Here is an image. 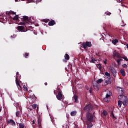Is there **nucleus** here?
<instances>
[{
	"label": "nucleus",
	"instance_id": "obj_14",
	"mask_svg": "<svg viewBox=\"0 0 128 128\" xmlns=\"http://www.w3.org/2000/svg\"><path fill=\"white\" fill-rule=\"evenodd\" d=\"M120 72L122 76H126V71H124V68L120 69Z\"/></svg>",
	"mask_w": 128,
	"mask_h": 128
},
{
	"label": "nucleus",
	"instance_id": "obj_49",
	"mask_svg": "<svg viewBox=\"0 0 128 128\" xmlns=\"http://www.w3.org/2000/svg\"><path fill=\"white\" fill-rule=\"evenodd\" d=\"M44 84H45V86H46V85L48 84V82H46L44 83Z\"/></svg>",
	"mask_w": 128,
	"mask_h": 128
},
{
	"label": "nucleus",
	"instance_id": "obj_46",
	"mask_svg": "<svg viewBox=\"0 0 128 128\" xmlns=\"http://www.w3.org/2000/svg\"><path fill=\"white\" fill-rule=\"evenodd\" d=\"M36 124V121H34V120H33L32 124Z\"/></svg>",
	"mask_w": 128,
	"mask_h": 128
},
{
	"label": "nucleus",
	"instance_id": "obj_34",
	"mask_svg": "<svg viewBox=\"0 0 128 128\" xmlns=\"http://www.w3.org/2000/svg\"><path fill=\"white\" fill-rule=\"evenodd\" d=\"M105 14H106V16H110V14H112V13L110 12H105Z\"/></svg>",
	"mask_w": 128,
	"mask_h": 128
},
{
	"label": "nucleus",
	"instance_id": "obj_48",
	"mask_svg": "<svg viewBox=\"0 0 128 128\" xmlns=\"http://www.w3.org/2000/svg\"><path fill=\"white\" fill-rule=\"evenodd\" d=\"M18 72H17L16 73V76H18Z\"/></svg>",
	"mask_w": 128,
	"mask_h": 128
},
{
	"label": "nucleus",
	"instance_id": "obj_2",
	"mask_svg": "<svg viewBox=\"0 0 128 128\" xmlns=\"http://www.w3.org/2000/svg\"><path fill=\"white\" fill-rule=\"evenodd\" d=\"M118 98L121 100L122 102L123 106H128V96H124V94H120L118 96Z\"/></svg>",
	"mask_w": 128,
	"mask_h": 128
},
{
	"label": "nucleus",
	"instance_id": "obj_27",
	"mask_svg": "<svg viewBox=\"0 0 128 128\" xmlns=\"http://www.w3.org/2000/svg\"><path fill=\"white\" fill-rule=\"evenodd\" d=\"M91 60H92V62H93V64H96V60H95L94 58V57H92L91 58Z\"/></svg>",
	"mask_w": 128,
	"mask_h": 128
},
{
	"label": "nucleus",
	"instance_id": "obj_17",
	"mask_svg": "<svg viewBox=\"0 0 128 128\" xmlns=\"http://www.w3.org/2000/svg\"><path fill=\"white\" fill-rule=\"evenodd\" d=\"M112 42L116 45V44L117 42H118V39L113 40H112Z\"/></svg>",
	"mask_w": 128,
	"mask_h": 128
},
{
	"label": "nucleus",
	"instance_id": "obj_33",
	"mask_svg": "<svg viewBox=\"0 0 128 128\" xmlns=\"http://www.w3.org/2000/svg\"><path fill=\"white\" fill-rule=\"evenodd\" d=\"M122 66L123 68H128V65H126V64H122Z\"/></svg>",
	"mask_w": 128,
	"mask_h": 128
},
{
	"label": "nucleus",
	"instance_id": "obj_4",
	"mask_svg": "<svg viewBox=\"0 0 128 128\" xmlns=\"http://www.w3.org/2000/svg\"><path fill=\"white\" fill-rule=\"evenodd\" d=\"M6 14H8V16H9L10 18L13 20H18V15L14 16V18H12V16H10V14H16V12L12 10H10V11H6Z\"/></svg>",
	"mask_w": 128,
	"mask_h": 128
},
{
	"label": "nucleus",
	"instance_id": "obj_51",
	"mask_svg": "<svg viewBox=\"0 0 128 128\" xmlns=\"http://www.w3.org/2000/svg\"><path fill=\"white\" fill-rule=\"evenodd\" d=\"M126 46L127 48H128V44H126Z\"/></svg>",
	"mask_w": 128,
	"mask_h": 128
},
{
	"label": "nucleus",
	"instance_id": "obj_44",
	"mask_svg": "<svg viewBox=\"0 0 128 128\" xmlns=\"http://www.w3.org/2000/svg\"><path fill=\"white\" fill-rule=\"evenodd\" d=\"M106 62H108V60L106 59H105L104 61V64H106Z\"/></svg>",
	"mask_w": 128,
	"mask_h": 128
},
{
	"label": "nucleus",
	"instance_id": "obj_3",
	"mask_svg": "<svg viewBox=\"0 0 128 128\" xmlns=\"http://www.w3.org/2000/svg\"><path fill=\"white\" fill-rule=\"evenodd\" d=\"M19 24L22 26L28 24V16H24L23 18H21V20H19Z\"/></svg>",
	"mask_w": 128,
	"mask_h": 128
},
{
	"label": "nucleus",
	"instance_id": "obj_35",
	"mask_svg": "<svg viewBox=\"0 0 128 128\" xmlns=\"http://www.w3.org/2000/svg\"><path fill=\"white\" fill-rule=\"evenodd\" d=\"M118 65V66H120V60H118V59L116 60Z\"/></svg>",
	"mask_w": 128,
	"mask_h": 128
},
{
	"label": "nucleus",
	"instance_id": "obj_53",
	"mask_svg": "<svg viewBox=\"0 0 128 128\" xmlns=\"http://www.w3.org/2000/svg\"><path fill=\"white\" fill-rule=\"evenodd\" d=\"M74 128H78V126H74Z\"/></svg>",
	"mask_w": 128,
	"mask_h": 128
},
{
	"label": "nucleus",
	"instance_id": "obj_43",
	"mask_svg": "<svg viewBox=\"0 0 128 128\" xmlns=\"http://www.w3.org/2000/svg\"><path fill=\"white\" fill-rule=\"evenodd\" d=\"M106 86H107V84H110V81L109 80H106Z\"/></svg>",
	"mask_w": 128,
	"mask_h": 128
},
{
	"label": "nucleus",
	"instance_id": "obj_12",
	"mask_svg": "<svg viewBox=\"0 0 128 128\" xmlns=\"http://www.w3.org/2000/svg\"><path fill=\"white\" fill-rule=\"evenodd\" d=\"M113 56L114 58H122V56H120V53L116 52V51H114V52L113 53Z\"/></svg>",
	"mask_w": 128,
	"mask_h": 128
},
{
	"label": "nucleus",
	"instance_id": "obj_52",
	"mask_svg": "<svg viewBox=\"0 0 128 128\" xmlns=\"http://www.w3.org/2000/svg\"><path fill=\"white\" fill-rule=\"evenodd\" d=\"M89 92H92V90L90 89V90H89Z\"/></svg>",
	"mask_w": 128,
	"mask_h": 128
},
{
	"label": "nucleus",
	"instance_id": "obj_23",
	"mask_svg": "<svg viewBox=\"0 0 128 128\" xmlns=\"http://www.w3.org/2000/svg\"><path fill=\"white\" fill-rule=\"evenodd\" d=\"M38 122L39 126H42V120L40 118L38 119Z\"/></svg>",
	"mask_w": 128,
	"mask_h": 128
},
{
	"label": "nucleus",
	"instance_id": "obj_57",
	"mask_svg": "<svg viewBox=\"0 0 128 128\" xmlns=\"http://www.w3.org/2000/svg\"><path fill=\"white\" fill-rule=\"evenodd\" d=\"M0 112H2V108H0Z\"/></svg>",
	"mask_w": 128,
	"mask_h": 128
},
{
	"label": "nucleus",
	"instance_id": "obj_36",
	"mask_svg": "<svg viewBox=\"0 0 128 128\" xmlns=\"http://www.w3.org/2000/svg\"><path fill=\"white\" fill-rule=\"evenodd\" d=\"M32 108L34 110V108H36V104H34L32 105Z\"/></svg>",
	"mask_w": 128,
	"mask_h": 128
},
{
	"label": "nucleus",
	"instance_id": "obj_58",
	"mask_svg": "<svg viewBox=\"0 0 128 128\" xmlns=\"http://www.w3.org/2000/svg\"><path fill=\"white\" fill-rule=\"evenodd\" d=\"M22 0V2H24V0Z\"/></svg>",
	"mask_w": 128,
	"mask_h": 128
},
{
	"label": "nucleus",
	"instance_id": "obj_18",
	"mask_svg": "<svg viewBox=\"0 0 128 128\" xmlns=\"http://www.w3.org/2000/svg\"><path fill=\"white\" fill-rule=\"evenodd\" d=\"M18 30H24V26H18Z\"/></svg>",
	"mask_w": 128,
	"mask_h": 128
},
{
	"label": "nucleus",
	"instance_id": "obj_10",
	"mask_svg": "<svg viewBox=\"0 0 128 128\" xmlns=\"http://www.w3.org/2000/svg\"><path fill=\"white\" fill-rule=\"evenodd\" d=\"M116 88L119 94H124V88H122L120 86H118Z\"/></svg>",
	"mask_w": 128,
	"mask_h": 128
},
{
	"label": "nucleus",
	"instance_id": "obj_15",
	"mask_svg": "<svg viewBox=\"0 0 128 128\" xmlns=\"http://www.w3.org/2000/svg\"><path fill=\"white\" fill-rule=\"evenodd\" d=\"M48 24L50 26H54V24H56V21L54 20H52L51 21L49 22Z\"/></svg>",
	"mask_w": 128,
	"mask_h": 128
},
{
	"label": "nucleus",
	"instance_id": "obj_31",
	"mask_svg": "<svg viewBox=\"0 0 128 128\" xmlns=\"http://www.w3.org/2000/svg\"><path fill=\"white\" fill-rule=\"evenodd\" d=\"M32 2H42V0H31Z\"/></svg>",
	"mask_w": 128,
	"mask_h": 128
},
{
	"label": "nucleus",
	"instance_id": "obj_1",
	"mask_svg": "<svg viewBox=\"0 0 128 128\" xmlns=\"http://www.w3.org/2000/svg\"><path fill=\"white\" fill-rule=\"evenodd\" d=\"M84 110L86 112L87 120H92V117H94V116H92V114H90V112L92 110V104H88L85 106L84 108Z\"/></svg>",
	"mask_w": 128,
	"mask_h": 128
},
{
	"label": "nucleus",
	"instance_id": "obj_5",
	"mask_svg": "<svg viewBox=\"0 0 128 128\" xmlns=\"http://www.w3.org/2000/svg\"><path fill=\"white\" fill-rule=\"evenodd\" d=\"M92 84L94 88H96V76H94L92 78Z\"/></svg>",
	"mask_w": 128,
	"mask_h": 128
},
{
	"label": "nucleus",
	"instance_id": "obj_11",
	"mask_svg": "<svg viewBox=\"0 0 128 128\" xmlns=\"http://www.w3.org/2000/svg\"><path fill=\"white\" fill-rule=\"evenodd\" d=\"M56 96L58 100H62V92H58V94Z\"/></svg>",
	"mask_w": 128,
	"mask_h": 128
},
{
	"label": "nucleus",
	"instance_id": "obj_59",
	"mask_svg": "<svg viewBox=\"0 0 128 128\" xmlns=\"http://www.w3.org/2000/svg\"><path fill=\"white\" fill-rule=\"evenodd\" d=\"M97 90H98V88L97 87Z\"/></svg>",
	"mask_w": 128,
	"mask_h": 128
},
{
	"label": "nucleus",
	"instance_id": "obj_47",
	"mask_svg": "<svg viewBox=\"0 0 128 128\" xmlns=\"http://www.w3.org/2000/svg\"><path fill=\"white\" fill-rule=\"evenodd\" d=\"M98 60H99V61L102 60V58H99L98 59Z\"/></svg>",
	"mask_w": 128,
	"mask_h": 128
},
{
	"label": "nucleus",
	"instance_id": "obj_9",
	"mask_svg": "<svg viewBox=\"0 0 128 128\" xmlns=\"http://www.w3.org/2000/svg\"><path fill=\"white\" fill-rule=\"evenodd\" d=\"M92 122H94V117H92V120H88L86 122V124H87V128H92Z\"/></svg>",
	"mask_w": 128,
	"mask_h": 128
},
{
	"label": "nucleus",
	"instance_id": "obj_16",
	"mask_svg": "<svg viewBox=\"0 0 128 128\" xmlns=\"http://www.w3.org/2000/svg\"><path fill=\"white\" fill-rule=\"evenodd\" d=\"M78 97L76 95H74L72 98L73 100H74L75 102H78Z\"/></svg>",
	"mask_w": 128,
	"mask_h": 128
},
{
	"label": "nucleus",
	"instance_id": "obj_56",
	"mask_svg": "<svg viewBox=\"0 0 128 128\" xmlns=\"http://www.w3.org/2000/svg\"><path fill=\"white\" fill-rule=\"evenodd\" d=\"M54 94H56V90L54 91Z\"/></svg>",
	"mask_w": 128,
	"mask_h": 128
},
{
	"label": "nucleus",
	"instance_id": "obj_19",
	"mask_svg": "<svg viewBox=\"0 0 128 128\" xmlns=\"http://www.w3.org/2000/svg\"><path fill=\"white\" fill-rule=\"evenodd\" d=\"M64 58L66 60H70V55H68V54H65Z\"/></svg>",
	"mask_w": 128,
	"mask_h": 128
},
{
	"label": "nucleus",
	"instance_id": "obj_6",
	"mask_svg": "<svg viewBox=\"0 0 128 128\" xmlns=\"http://www.w3.org/2000/svg\"><path fill=\"white\" fill-rule=\"evenodd\" d=\"M112 74L113 75L114 78H116V69H114V68L112 66H110L109 68Z\"/></svg>",
	"mask_w": 128,
	"mask_h": 128
},
{
	"label": "nucleus",
	"instance_id": "obj_24",
	"mask_svg": "<svg viewBox=\"0 0 128 128\" xmlns=\"http://www.w3.org/2000/svg\"><path fill=\"white\" fill-rule=\"evenodd\" d=\"M16 116L18 118H20V111H17L16 112Z\"/></svg>",
	"mask_w": 128,
	"mask_h": 128
},
{
	"label": "nucleus",
	"instance_id": "obj_38",
	"mask_svg": "<svg viewBox=\"0 0 128 128\" xmlns=\"http://www.w3.org/2000/svg\"><path fill=\"white\" fill-rule=\"evenodd\" d=\"M23 88H24V90H28V87L26 86V85H24L23 86Z\"/></svg>",
	"mask_w": 128,
	"mask_h": 128
},
{
	"label": "nucleus",
	"instance_id": "obj_7",
	"mask_svg": "<svg viewBox=\"0 0 128 128\" xmlns=\"http://www.w3.org/2000/svg\"><path fill=\"white\" fill-rule=\"evenodd\" d=\"M16 84L18 86V90H22V86L20 84V81H18V76H16Z\"/></svg>",
	"mask_w": 128,
	"mask_h": 128
},
{
	"label": "nucleus",
	"instance_id": "obj_25",
	"mask_svg": "<svg viewBox=\"0 0 128 128\" xmlns=\"http://www.w3.org/2000/svg\"><path fill=\"white\" fill-rule=\"evenodd\" d=\"M103 80L102 78H100L96 80V84H102V82Z\"/></svg>",
	"mask_w": 128,
	"mask_h": 128
},
{
	"label": "nucleus",
	"instance_id": "obj_37",
	"mask_svg": "<svg viewBox=\"0 0 128 128\" xmlns=\"http://www.w3.org/2000/svg\"><path fill=\"white\" fill-rule=\"evenodd\" d=\"M28 56H30V53H26L24 54V57L26 58H28Z\"/></svg>",
	"mask_w": 128,
	"mask_h": 128
},
{
	"label": "nucleus",
	"instance_id": "obj_39",
	"mask_svg": "<svg viewBox=\"0 0 128 128\" xmlns=\"http://www.w3.org/2000/svg\"><path fill=\"white\" fill-rule=\"evenodd\" d=\"M122 58H124V60H126V62H128V58H126V57H122Z\"/></svg>",
	"mask_w": 128,
	"mask_h": 128
},
{
	"label": "nucleus",
	"instance_id": "obj_20",
	"mask_svg": "<svg viewBox=\"0 0 128 128\" xmlns=\"http://www.w3.org/2000/svg\"><path fill=\"white\" fill-rule=\"evenodd\" d=\"M70 116H76V111H72L70 112Z\"/></svg>",
	"mask_w": 128,
	"mask_h": 128
},
{
	"label": "nucleus",
	"instance_id": "obj_22",
	"mask_svg": "<svg viewBox=\"0 0 128 128\" xmlns=\"http://www.w3.org/2000/svg\"><path fill=\"white\" fill-rule=\"evenodd\" d=\"M122 101L119 100H118V108H122Z\"/></svg>",
	"mask_w": 128,
	"mask_h": 128
},
{
	"label": "nucleus",
	"instance_id": "obj_8",
	"mask_svg": "<svg viewBox=\"0 0 128 128\" xmlns=\"http://www.w3.org/2000/svg\"><path fill=\"white\" fill-rule=\"evenodd\" d=\"M82 46L84 50H86L88 46V48L92 46V42H86V43H84Z\"/></svg>",
	"mask_w": 128,
	"mask_h": 128
},
{
	"label": "nucleus",
	"instance_id": "obj_21",
	"mask_svg": "<svg viewBox=\"0 0 128 128\" xmlns=\"http://www.w3.org/2000/svg\"><path fill=\"white\" fill-rule=\"evenodd\" d=\"M24 124L20 122L19 124V128H24Z\"/></svg>",
	"mask_w": 128,
	"mask_h": 128
},
{
	"label": "nucleus",
	"instance_id": "obj_13",
	"mask_svg": "<svg viewBox=\"0 0 128 128\" xmlns=\"http://www.w3.org/2000/svg\"><path fill=\"white\" fill-rule=\"evenodd\" d=\"M11 124L12 126H16V122L12 120H7V124Z\"/></svg>",
	"mask_w": 128,
	"mask_h": 128
},
{
	"label": "nucleus",
	"instance_id": "obj_54",
	"mask_svg": "<svg viewBox=\"0 0 128 128\" xmlns=\"http://www.w3.org/2000/svg\"><path fill=\"white\" fill-rule=\"evenodd\" d=\"M92 74H93V76H94V74H96V72H94V73Z\"/></svg>",
	"mask_w": 128,
	"mask_h": 128
},
{
	"label": "nucleus",
	"instance_id": "obj_28",
	"mask_svg": "<svg viewBox=\"0 0 128 128\" xmlns=\"http://www.w3.org/2000/svg\"><path fill=\"white\" fill-rule=\"evenodd\" d=\"M32 102H34V100H36V96L33 95L32 97Z\"/></svg>",
	"mask_w": 128,
	"mask_h": 128
},
{
	"label": "nucleus",
	"instance_id": "obj_30",
	"mask_svg": "<svg viewBox=\"0 0 128 128\" xmlns=\"http://www.w3.org/2000/svg\"><path fill=\"white\" fill-rule=\"evenodd\" d=\"M103 100L104 102H110L109 98H106V97L104 98Z\"/></svg>",
	"mask_w": 128,
	"mask_h": 128
},
{
	"label": "nucleus",
	"instance_id": "obj_32",
	"mask_svg": "<svg viewBox=\"0 0 128 128\" xmlns=\"http://www.w3.org/2000/svg\"><path fill=\"white\" fill-rule=\"evenodd\" d=\"M105 76H108L110 78V73H108V72H105Z\"/></svg>",
	"mask_w": 128,
	"mask_h": 128
},
{
	"label": "nucleus",
	"instance_id": "obj_45",
	"mask_svg": "<svg viewBox=\"0 0 128 128\" xmlns=\"http://www.w3.org/2000/svg\"><path fill=\"white\" fill-rule=\"evenodd\" d=\"M118 60H119L120 62H122V58H118Z\"/></svg>",
	"mask_w": 128,
	"mask_h": 128
},
{
	"label": "nucleus",
	"instance_id": "obj_42",
	"mask_svg": "<svg viewBox=\"0 0 128 128\" xmlns=\"http://www.w3.org/2000/svg\"><path fill=\"white\" fill-rule=\"evenodd\" d=\"M49 20H44V22H46H46H48Z\"/></svg>",
	"mask_w": 128,
	"mask_h": 128
},
{
	"label": "nucleus",
	"instance_id": "obj_60",
	"mask_svg": "<svg viewBox=\"0 0 128 128\" xmlns=\"http://www.w3.org/2000/svg\"><path fill=\"white\" fill-rule=\"evenodd\" d=\"M96 56H98V54H96Z\"/></svg>",
	"mask_w": 128,
	"mask_h": 128
},
{
	"label": "nucleus",
	"instance_id": "obj_40",
	"mask_svg": "<svg viewBox=\"0 0 128 128\" xmlns=\"http://www.w3.org/2000/svg\"><path fill=\"white\" fill-rule=\"evenodd\" d=\"M111 116L114 118H116V116H114V112H111Z\"/></svg>",
	"mask_w": 128,
	"mask_h": 128
},
{
	"label": "nucleus",
	"instance_id": "obj_41",
	"mask_svg": "<svg viewBox=\"0 0 128 128\" xmlns=\"http://www.w3.org/2000/svg\"><path fill=\"white\" fill-rule=\"evenodd\" d=\"M105 98H110V94H106Z\"/></svg>",
	"mask_w": 128,
	"mask_h": 128
},
{
	"label": "nucleus",
	"instance_id": "obj_50",
	"mask_svg": "<svg viewBox=\"0 0 128 128\" xmlns=\"http://www.w3.org/2000/svg\"><path fill=\"white\" fill-rule=\"evenodd\" d=\"M110 28V25H108V28Z\"/></svg>",
	"mask_w": 128,
	"mask_h": 128
},
{
	"label": "nucleus",
	"instance_id": "obj_55",
	"mask_svg": "<svg viewBox=\"0 0 128 128\" xmlns=\"http://www.w3.org/2000/svg\"><path fill=\"white\" fill-rule=\"evenodd\" d=\"M18 0H15V2H18Z\"/></svg>",
	"mask_w": 128,
	"mask_h": 128
},
{
	"label": "nucleus",
	"instance_id": "obj_29",
	"mask_svg": "<svg viewBox=\"0 0 128 128\" xmlns=\"http://www.w3.org/2000/svg\"><path fill=\"white\" fill-rule=\"evenodd\" d=\"M102 114L104 116H108V112L106 110H103Z\"/></svg>",
	"mask_w": 128,
	"mask_h": 128
},
{
	"label": "nucleus",
	"instance_id": "obj_26",
	"mask_svg": "<svg viewBox=\"0 0 128 128\" xmlns=\"http://www.w3.org/2000/svg\"><path fill=\"white\" fill-rule=\"evenodd\" d=\"M97 68H98L100 70H102V65L100 64H97Z\"/></svg>",
	"mask_w": 128,
	"mask_h": 128
}]
</instances>
